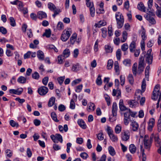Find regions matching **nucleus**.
Masks as SVG:
<instances>
[{"label": "nucleus", "mask_w": 161, "mask_h": 161, "mask_svg": "<svg viewBox=\"0 0 161 161\" xmlns=\"http://www.w3.org/2000/svg\"><path fill=\"white\" fill-rule=\"evenodd\" d=\"M115 18L117 28L118 29L121 28L123 27L124 22L123 16L120 12H117L115 14Z\"/></svg>", "instance_id": "f257e3e1"}, {"label": "nucleus", "mask_w": 161, "mask_h": 161, "mask_svg": "<svg viewBox=\"0 0 161 161\" xmlns=\"http://www.w3.org/2000/svg\"><path fill=\"white\" fill-rule=\"evenodd\" d=\"M154 135H152L149 138L148 135H145L144 139V143L145 148L149 149L153 142Z\"/></svg>", "instance_id": "f03ea898"}, {"label": "nucleus", "mask_w": 161, "mask_h": 161, "mask_svg": "<svg viewBox=\"0 0 161 161\" xmlns=\"http://www.w3.org/2000/svg\"><path fill=\"white\" fill-rule=\"evenodd\" d=\"M47 5L49 9L53 12L54 14L52 16L54 18L61 12L60 9L56 8L55 5L52 3H49Z\"/></svg>", "instance_id": "7ed1b4c3"}, {"label": "nucleus", "mask_w": 161, "mask_h": 161, "mask_svg": "<svg viewBox=\"0 0 161 161\" xmlns=\"http://www.w3.org/2000/svg\"><path fill=\"white\" fill-rule=\"evenodd\" d=\"M71 30L70 29H68L67 31L64 30L62 34L61 39L64 42H65L69 39L71 34Z\"/></svg>", "instance_id": "20e7f679"}, {"label": "nucleus", "mask_w": 161, "mask_h": 161, "mask_svg": "<svg viewBox=\"0 0 161 161\" xmlns=\"http://www.w3.org/2000/svg\"><path fill=\"white\" fill-rule=\"evenodd\" d=\"M160 86L159 84L156 85L154 87L153 92V95L152 96V99L155 101L157 99V96H156V93L160 91Z\"/></svg>", "instance_id": "39448f33"}, {"label": "nucleus", "mask_w": 161, "mask_h": 161, "mask_svg": "<svg viewBox=\"0 0 161 161\" xmlns=\"http://www.w3.org/2000/svg\"><path fill=\"white\" fill-rule=\"evenodd\" d=\"M121 138L123 141H126L129 139L130 136V133L128 130L124 131L121 133Z\"/></svg>", "instance_id": "423d86ee"}, {"label": "nucleus", "mask_w": 161, "mask_h": 161, "mask_svg": "<svg viewBox=\"0 0 161 161\" xmlns=\"http://www.w3.org/2000/svg\"><path fill=\"white\" fill-rule=\"evenodd\" d=\"M23 91V89L22 88H19L17 90L14 89H10L9 90V92L10 93L18 95H20Z\"/></svg>", "instance_id": "0eeeda50"}, {"label": "nucleus", "mask_w": 161, "mask_h": 161, "mask_svg": "<svg viewBox=\"0 0 161 161\" xmlns=\"http://www.w3.org/2000/svg\"><path fill=\"white\" fill-rule=\"evenodd\" d=\"M130 120V115L129 113L127 112H125L124 113V122L125 125H127Z\"/></svg>", "instance_id": "6e6552de"}, {"label": "nucleus", "mask_w": 161, "mask_h": 161, "mask_svg": "<svg viewBox=\"0 0 161 161\" xmlns=\"http://www.w3.org/2000/svg\"><path fill=\"white\" fill-rule=\"evenodd\" d=\"M118 107L116 103L114 102L112 104V112L114 117H116L117 115Z\"/></svg>", "instance_id": "1a4fd4ad"}, {"label": "nucleus", "mask_w": 161, "mask_h": 161, "mask_svg": "<svg viewBox=\"0 0 161 161\" xmlns=\"http://www.w3.org/2000/svg\"><path fill=\"white\" fill-rule=\"evenodd\" d=\"M127 103L131 108H135L138 104V102L135 100H130L128 101Z\"/></svg>", "instance_id": "9d476101"}, {"label": "nucleus", "mask_w": 161, "mask_h": 161, "mask_svg": "<svg viewBox=\"0 0 161 161\" xmlns=\"http://www.w3.org/2000/svg\"><path fill=\"white\" fill-rule=\"evenodd\" d=\"M145 55V52H143L141 54L139 59L138 65L141 66H144V57Z\"/></svg>", "instance_id": "9b49d317"}, {"label": "nucleus", "mask_w": 161, "mask_h": 161, "mask_svg": "<svg viewBox=\"0 0 161 161\" xmlns=\"http://www.w3.org/2000/svg\"><path fill=\"white\" fill-rule=\"evenodd\" d=\"M155 123V120L153 118H151L149 120L148 123L147 129L149 131H151Z\"/></svg>", "instance_id": "f8f14e48"}, {"label": "nucleus", "mask_w": 161, "mask_h": 161, "mask_svg": "<svg viewBox=\"0 0 161 161\" xmlns=\"http://www.w3.org/2000/svg\"><path fill=\"white\" fill-rule=\"evenodd\" d=\"M131 129L132 130L134 131H137L139 127V125L138 124L134 121H132L131 122L130 124Z\"/></svg>", "instance_id": "ddd939ff"}, {"label": "nucleus", "mask_w": 161, "mask_h": 161, "mask_svg": "<svg viewBox=\"0 0 161 161\" xmlns=\"http://www.w3.org/2000/svg\"><path fill=\"white\" fill-rule=\"evenodd\" d=\"M119 106L121 111H123L128 110V108H127L124 105L123 100L122 99H121L119 100Z\"/></svg>", "instance_id": "4468645a"}, {"label": "nucleus", "mask_w": 161, "mask_h": 161, "mask_svg": "<svg viewBox=\"0 0 161 161\" xmlns=\"http://www.w3.org/2000/svg\"><path fill=\"white\" fill-rule=\"evenodd\" d=\"M77 123L79 126L83 129H85L87 128V126L82 119H79L77 121Z\"/></svg>", "instance_id": "2eb2a0df"}, {"label": "nucleus", "mask_w": 161, "mask_h": 161, "mask_svg": "<svg viewBox=\"0 0 161 161\" xmlns=\"http://www.w3.org/2000/svg\"><path fill=\"white\" fill-rule=\"evenodd\" d=\"M145 18L152 24L154 25L156 24V22L155 19L153 18L151 16L150 14H148L147 15Z\"/></svg>", "instance_id": "dca6fc26"}, {"label": "nucleus", "mask_w": 161, "mask_h": 161, "mask_svg": "<svg viewBox=\"0 0 161 161\" xmlns=\"http://www.w3.org/2000/svg\"><path fill=\"white\" fill-rule=\"evenodd\" d=\"M153 137L154 138L156 147H157L161 146V140L159 138L158 136V135L154 136Z\"/></svg>", "instance_id": "f3484780"}, {"label": "nucleus", "mask_w": 161, "mask_h": 161, "mask_svg": "<svg viewBox=\"0 0 161 161\" xmlns=\"http://www.w3.org/2000/svg\"><path fill=\"white\" fill-rule=\"evenodd\" d=\"M136 48V43L134 41L132 42L130 44L129 46V49L131 53L134 52Z\"/></svg>", "instance_id": "a211bd4d"}, {"label": "nucleus", "mask_w": 161, "mask_h": 161, "mask_svg": "<svg viewBox=\"0 0 161 161\" xmlns=\"http://www.w3.org/2000/svg\"><path fill=\"white\" fill-rule=\"evenodd\" d=\"M137 8L139 10L141 11L144 12L146 11V8L144 6L143 3L142 2H140L137 5Z\"/></svg>", "instance_id": "6ab92c4d"}, {"label": "nucleus", "mask_w": 161, "mask_h": 161, "mask_svg": "<svg viewBox=\"0 0 161 161\" xmlns=\"http://www.w3.org/2000/svg\"><path fill=\"white\" fill-rule=\"evenodd\" d=\"M70 54V52L69 49L66 48L64 50L62 55L65 58L69 56Z\"/></svg>", "instance_id": "aec40b11"}, {"label": "nucleus", "mask_w": 161, "mask_h": 161, "mask_svg": "<svg viewBox=\"0 0 161 161\" xmlns=\"http://www.w3.org/2000/svg\"><path fill=\"white\" fill-rule=\"evenodd\" d=\"M128 33L126 31H124L122 33V39L121 40L122 42L123 43L126 41L127 38Z\"/></svg>", "instance_id": "412c9836"}, {"label": "nucleus", "mask_w": 161, "mask_h": 161, "mask_svg": "<svg viewBox=\"0 0 161 161\" xmlns=\"http://www.w3.org/2000/svg\"><path fill=\"white\" fill-rule=\"evenodd\" d=\"M142 41H144L147 39V36L145 35L146 31L145 29L144 28L143 26H142Z\"/></svg>", "instance_id": "4be33fe9"}, {"label": "nucleus", "mask_w": 161, "mask_h": 161, "mask_svg": "<svg viewBox=\"0 0 161 161\" xmlns=\"http://www.w3.org/2000/svg\"><path fill=\"white\" fill-rule=\"evenodd\" d=\"M48 88L45 86L41 87V95H45L48 92Z\"/></svg>", "instance_id": "5701e85b"}, {"label": "nucleus", "mask_w": 161, "mask_h": 161, "mask_svg": "<svg viewBox=\"0 0 161 161\" xmlns=\"http://www.w3.org/2000/svg\"><path fill=\"white\" fill-rule=\"evenodd\" d=\"M41 60H44L46 63L48 64H50V62L49 58L47 57L44 59V56L43 53L41 51Z\"/></svg>", "instance_id": "b1692460"}, {"label": "nucleus", "mask_w": 161, "mask_h": 161, "mask_svg": "<svg viewBox=\"0 0 161 161\" xmlns=\"http://www.w3.org/2000/svg\"><path fill=\"white\" fill-rule=\"evenodd\" d=\"M30 16L31 18L33 20H36L37 18H40V12L39 11L37 13V15L34 13H31V14Z\"/></svg>", "instance_id": "393cba45"}, {"label": "nucleus", "mask_w": 161, "mask_h": 161, "mask_svg": "<svg viewBox=\"0 0 161 161\" xmlns=\"http://www.w3.org/2000/svg\"><path fill=\"white\" fill-rule=\"evenodd\" d=\"M129 149L131 153L134 154L136 152V148L134 144H131L129 146Z\"/></svg>", "instance_id": "a878e982"}, {"label": "nucleus", "mask_w": 161, "mask_h": 161, "mask_svg": "<svg viewBox=\"0 0 161 161\" xmlns=\"http://www.w3.org/2000/svg\"><path fill=\"white\" fill-rule=\"evenodd\" d=\"M51 30L50 29H46L45 30V32L42 35V36H46L47 38H49L51 36Z\"/></svg>", "instance_id": "bb28decb"}, {"label": "nucleus", "mask_w": 161, "mask_h": 161, "mask_svg": "<svg viewBox=\"0 0 161 161\" xmlns=\"http://www.w3.org/2000/svg\"><path fill=\"white\" fill-rule=\"evenodd\" d=\"M55 97H51L49 100L48 103V106L49 107H52L53 106L55 102Z\"/></svg>", "instance_id": "cd10ccee"}, {"label": "nucleus", "mask_w": 161, "mask_h": 161, "mask_svg": "<svg viewBox=\"0 0 161 161\" xmlns=\"http://www.w3.org/2000/svg\"><path fill=\"white\" fill-rule=\"evenodd\" d=\"M26 81V78L23 76H20L17 79V81L20 83H25Z\"/></svg>", "instance_id": "c85d7f7f"}, {"label": "nucleus", "mask_w": 161, "mask_h": 161, "mask_svg": "<svg viewBox=\"0 0 161 161\" xmlns=\"http://www.w3.org/2000/svg\"><path fill=\"white\" fill-rule=\"evenodd\" d=\"M79 64L78 63H76V64H73L71 70L74 72H76L79 70Z\"/></svg>", "instance_id": "c756f323"}, {"label": "nucleus", "mask_w": 161, "mask_h": 161, "mask_svg": "<svg viewBox=\"0 0 161 161\" xmlns=\"http://www.w3.org/2000/svg\"><path fill=\"white\" fill-rule=\"evenodd\" d=\"M127 79L129 83L131 85H133L134 83V79L132 75L129 74L128 76Z\"/></svg>", "instance_id": "7c9ffc66"}, {"label": "nucleus", "mask_w": 161, "mask_h": 161, "mask_svg": "<svg viewBox=\"0 0 161 161\" xmlns=\"http://www.w3.org/2000/svg\"><path fill=\"white\" fill-rule=\"evenodd\" d=\"M153 57L152 56H146V61L149 65L151 64L153 61Z\"/></svg>", "instance_id": "2f4dec72"}, {"label": "nucleus", "mask_w": 161, "mask_h": 161, "mask_svg": "<svg viewBox=\"0 0 161 161\" xmlns=\"http://www.w3.org/2000/svg\"><path fill=\"white\" fill-rule=\"evenodd\" d=\"M108 150L109 154L113 156L115 154V152L114 148L111 146H109L108 148Z\"/></svg>", "instance_id": "473e14b6"}, {"label": "nucleus", "mask_w": 161, "mask_h": 161, "mask_svg": "<svg viewBox=\"0 0 161 161\" xmlns=\"http://www.w3.org/2000/svg\"><path fill=\"white\" fill-rule=\"evenodd\" d=\"M9 123L10 125L12 127H18L19 126L18 123L15 122L14 120L12 119L10 120Z\"/></svg>", "instance_id": "72a5a7b5"}, {"label": "nucleus", "mask_w": 161, "mask_h": 161, "mask_svg": "<svg viewBox=\"0 0 161 161\" xmlns=\"http://www.w3.org/2000/svg\"><path fill=\"white\" fill-rule=\"evenodd\" d=\"M105 49L107 53H112L113 51V49L111 46L108 45H106L105 46Z\"/></svg>", "instance_id": "f704fd0d"}, {"label": "nucleus", "mask_w": 161, "mask_h": 161, "mask_svg": "<svg viewBox=\"0 0 161 161\" xmlns=\"http://www.w3.org/2000/svg\"><path fill=\"white\" fill-rule=\"evenodd\" d=\"M113 61L111 59L109 60L108 62L107 68L108 69H111L113 67Z\"/></svg>", "instance_id": "c9c22d12"}, {"label": "nucleus", "mask_w": 161, "mask_h": 161, "mask_svg": "<svg viewBox=\"0 0 161 161\" xmlns=\"http://www.w3.org/2000/svg\"><path fill=\"white\" fill-rule=\"evenodd\" d=\"M96 83L98 86H100L102 84V80L101 78V75H98L97 77L96 80Z\"/></svg>", "instance_id": "e433bc0d"}, {"label": "nucleus", "mask_w": 161, "mask_h": 161, "mask_svg": "<svg viewBox=\"0 0 161 161\" xmlns=\"http://www.w3.org/2000/svg\"><path fill=\"white\" fill-rule=\"evenodd\" d=\"M123 63L125 66H130L131 64V61L130 59H126L123 61Z\"/></svg>", "instance_id": "4c0bfd02"}, {"label": "nucleus", "mask_w": 161, "mask_h": 161, "mask_svg": "<svg viewBox=\"0 0 161 161\" xmlns=\"http://www.w3.org/2000/svg\"><path fill=\"white\" fill-rule=\"evenodd\" d=\"M77 35L76 34L74 33L73 34L72 36L70 38V43L72 44H73L75 42V39Z\"/></svg>", "instance_id": "58836bf2"}, {"label": "nucleus", "mask_w": 161, "mask_h": 161, "mask_svg": "<svg viewBox=\"0 0 161 161\" xmlns=\"http://www.w3.org/2000/svg\"><path fill=\"white\" fill-rule=\"evenodd\" d=\"M146 85V80L145 78H144L142 81L141 86V88L143 92H144L145 90Z\"/></svg>", "instance_id": "ea45409f"}, {"label": "nucleus", "mask_w": 161, "mask_h": 161, "mask_svg": "<svg viewBox=\"0 0 161 161\" xmlns=\"http://www.w3.org/2000/svg\"><path fill=\"white\" fill-rule=\"evenodd\" d=\"M51 117L52 119L56 122H58L59 120L58 119L57 115L55 113L53 112L51 113Z\"/></svg>", "instance_id": "a19ab883"}, {"label": "nucleus", "mask_w": 161, "mask_h": 161, "mask_svg": "<svg viewBox=\"0 0 161 161\" xmlns=\"http://www.w3.org/2000/svg\"><path fill=\"white\" fill-rule=\"evenodd\" d=\"M65 58L62 55L58 56V63L61 64L63 63V60Z\"/></svg>", "instance_id": "79ce46f5"}, {"label": "nucleus", "mask_w": 161, "mask_h": 161, "mask_svg": "<svg viewBox=\"0 0 161 161\" xmlns=\"http://www.w3.org/2000/svg\"><path fill=\"white\" fill-rule=\"evenodd\" d=\"M109 136L113 142H117L118 141L117 137L114 134H113Z\"/></svg>", "instance_id": "37998d69"}, {"label": "nucleus", "mask_w": 161, "mask_h": 161, "mask_svg": "<svg viewBox=\"0 0 161 161\" xmlns=\"http://www.w3.org/2000/svg\"><path fill=\"white\" fill-rule=\"evenodd\" d=\"M121 55V51L120 49H118L116 51V56L118 60H120Z\"/></svg>", "instance_id": "c03bdc74"}, {"label": "nucleus", "mask_w": 161, "mask_h": 161, "mask_svg": "<svg viewBox=\"0 0 161 161\" xmlns=\"http://www.w3.org/2000/svg\"><path fill=\"white\" fill-rule=\"evenodd\" d=\"M137 67V64H134L132 66V72L133 75L136 76V75L137 71H136V68Z\"/></svg>", "instance_id": "a18cd8bd"}, {"label": "nucleus", "mask_w": 161, "mask_h": 161, "mask_svg": "<svg viewBox=\"0 0 161 161\" xmlns=\"http://www.w3.org/2000/svg\"><path fill=\"white\" fill-rule=\"evenodd\" d=\"M128 45L127 43H125L122 45L121 47V49L122 51L125 52L128 49Z\"/></svg>", "instance_id": "49530a36"}, {"label": "nucleus", "mask_w": 161, "mask_h": 161, "mask_svg": "<svg viewBox=\"0 0 161 161\" xmlns=\"http://www.w3.org/2000/svg\"><path fill=\"white\" fill-rule=\"evenodd\" d=\"M114 67L115 71L116 72H117L119 71V63L117 61H116L114 62Z\"/></svg>", "instance_id": "de8ad7c7"}, {"label": "nucleus", "mask_w": 161, "mask_h": 161, "mask_svg": "<svg viewBox=\"0 0 161 161\" xmlns=\"http://www.w3.org/2000/svg\"><path fill=\"white\" fill-rule=\"evenodd\" d=\"M128 111L127 112L129 113L130 115L132 117H135L137 114V112H136L132 111L130 109H128Z\"/></svg>", "instance_id": "09e8293b"}, {"label": "nucleus", "mask_w": 161, "mask_h": 161, "mask_svg": "<svg viewBox=\"0 0 161 161\" xmlns=\"http://www.w3.org/2000/svg\"><path fill=\"white\" fill-rule=\"evenodd\" d=\"M102 32V36L103 38H105L107 35V30L105 28H103L101 29Z\"/></svg>", "instance_id": "8fccbe9b"}, {"label": "nucleus", "mask_w": 161, "mask_h": 161, "mask_svg": "<svg viewBox=\"0 0 161 161\" xmlns=\"http://www.w3.org/2000/svg\"><path fill=\"white\" fill-rule=\"evenodd\" d=\"M9 20L10 22V25L14 27L16 25L15 20L12 17L9 18Z\"/></svg>", "instance_id": "3c124183"}, {"label": "nucleus", "mask_w": 161, "mask_h": 161, "mask_svg": "<svg viewBox=\"0 0 161 161\" xmlns=\"http://www.w3.org/2000/svg\"><path fill=\"white\" fill-rule=\"evenodd\" d=\"M0 32L3 34L5 35L7 33V31L5 28L3 26H0Z\"/></svg>", "instance_id": "603ef678"}, {"label": "nucleus", "mask_w": 161, "mask_h": 161, "mask_svg": "<svg viewBox=\"0 0 161 161\" xmlns=\"http://www.w3.org/2000/svg\"><path fill=\"white\" fill-rule=\"evenodd\" d=\"M121 127L120 126L117 125L115 129V132L116 134L119 133L121 131Z\"/></svg>", "instance_id": "864d4df0"}, {"label": "nucleus", "mask_w": 161, "mask_h": 161, "mask_svg": "<svg viewBox=\"0 0 161 161\" xmlns=\"http://www.w3.org/2000/svg\"><path fill=\"white\" fill-rule=\"evenodd\" d=\"M80 156L81 158L84 159H86L88 157V155L85 152L81 153L80 154Z\"/></svg>", "instance_id": "5fc2aeb1"}, {"label": "nucleus", "mask_w": 161, "mask_h": 161, "mask_svg": "<svg viewBox=\"0 0 161 161\" xmlns=\"http://www.w3.org/2000/svg\"><path fill=\"white\" fill-rule=\"evenodd\" d=\"M90 11L91 16L92 17H94L95 15V10L94 7L90 8Z\"/></svg>", "instance_id": "6e6d98bb"}, {"label": "nucleus", "mask_w": 161, "mask_h": 161, "mask_svg": "<svg viewBox=\"0 0 161 161\" xmlns=\"http://www.w3.org/2000/svg\"><path fill=\"white\" fill-rule=\"evenodd\" d=\"M56 136L57 138V140L61 143H62L63 142V138L62 136L59 134H56Z\"/></svg>", "instance_id": "4d7b16f0"}, {"label": "nucleus", "mask_w": 161, "mask_h": 161, "mask_svg": "<svg viewBox=\"0 0 161 161\" xmlns=\"http://www.w3.org/2000/svg\"><path fill=\"white\" fill-rule=\"evenodd\" d=\"M86 4L87 7L90 8L94 7L93 2H91L90 0H89L88 1H86Z\"/></svg>", "instance_id": "13d9d810"}, {"label": "nucleus", "mask_w": 161, "mask_h": 161, "mask_svg": "<svg viewBox=\"0 0 161 161\" xmlns=\"http://www.w3.org/2000/svg\"><path fill=\"white\" fill-rule=\"evenodd\" d=\"M57 27L58 30H62L64 28V26L62 22H59L57 25Z\"/></svg>", "instance_id": "bf43d9fd"}, {"label": "nucleus", "mask_w": 161, "mask_h": 161, "mask_svg": "<svg viewBox=\"0 0 161 161\" xmlns=\"http://www.w3.org/2000/svg\"><path fill=\"white\" fill-rule=\"evenodd\" d=\"M32 76L33 79L37 80L39 78V75L37 72H35L32 74Z\"/></svg>", "instance_id": "052dcab7"}, {"label": "nucleus", "mask_w": 161, "mask_h": 161, "mask_svg": "<svg viewBox=\"0 0 161 161\" xmlns=\"http://www.w3.org/2000/svg\"><path fill=\"white\" fill-rule=\"evenodd\" d=\"M97 137L98 139L99 140H102L104 139L103 134L102 132H100L97 135Z\"/></svg>", "instance_id": "680f3d73"}, {"label": "nucleus", "mask_w": 161, "mask_h": 161, "mask_svg": "<svg viewBox=\"0 0 161 161\" xmlns=\"http://www.w3.org/2000/svg\"><path fill=\"white\" fill-rule=\"evenodd\" d=\"M105 100L106 101V102H107V104L108 106H109L110 105L111 103H110V97L109 96L107 95H105Z\"/></svg>", "instance_id": "e2e57ef3"}, {"label": "nucleus", "mask_w": 161, "mask_h": 161, "mask_svg": "<svg viewBox=\"0 0 161 161\" xmlns=\"http://www.w3.org/2000/svg\"><path fill=\"white\" fill-rule=\"evenodd\" d=\"M83 87V85L82 84L76 87V89L75 90V91L77 92H80L82 89Z\"/></svg>", "instance_id": "0e129e2a"}, {"label": "nucleus", "mask_w": 161, "mask_h": 161, "mask_svg": "<svg viewBox=\"0 0 161 161\" xmlns=\"http://www.w3.org/2000/svg\"><path fill=\"white\" fill-rule=\"evenodd\" d=\"M75 107V104L73 99L70 101V108L71 109H74Z\"/></svg>", "instance_id": "69168bd1"}, {"label": "nucleus", "mask_w": 161, "mask_h": 161, "mask_svg": "<svg viewBox=\"0 0 161 161\" xmlns=\"http://www.w3.org/2000/svg\"><path fill=\"white\" fill-rule=\"evenodd\" d=\"M120 81L121 85L123 86L124 85L125 82V77L124 76L122 75H120Z\"/></svg>", "instance_id": "338daca9"}, {"label": "nucleus", "mask_w": 161, "mask_h": 161, "mask_svg": "<svg viewBox=\"0 0 161 161\" xmlns=\"http://www.w3.org/2000/svg\"><path fill=\"white\" fill-rule=\"evenodd\" d=\"M65 79L64 76H61L59 77L58 79V82L61 85L63 83Z\"/></svg>", "instance_id": "774afa93"}]
</instances>
